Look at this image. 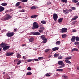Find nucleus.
<instances>
[{
    "label": "nucleus",
    "instance_id": "nucleus-30",
    "mask_svg": "<svg viewBox=\"0 0 79 79\" xmlns=\"http://www.w3.org/2000/svg\"><path fill=\"white\" fill-rule=\"evenodd\" d=\"M75 39L76 41L78 42L79 41V37L78 36H77L75 37Z\"/></svg>",
    "mask_w": 79,
    "mask_h": 79
},
{
    "label": "nucleus",
    "instance_id": "nucleus-4",
    "mask_svg": "<svg viewBox=\"0 0 79 79\" xmlns=\"http://www.w3.org/2000/svg\"><path fill=\"white\" fill-rule=\"evenodd\" d=\"M13 35H14V32H13L7 33L6 34V35L9 37L13 36Z\"/></svg>",
    "mask_w": 79,
    "mask_h": 79
},
{
    "label": "nucleus",
    "instance_id": "nucleus-9",
    "mask_svg": "<svg viewBox=\"0 0 79 79\" xmlns=\"http://www.w3.org/2000/svg\"><path fill=\"white\" fill-rule=\"evenodd\" d=\"M67 31V28H63L61 29L62 33H64L66 32Z\"/></svg>",
    "mask_w": 79,
    "mask_h": 79
},
{
    "label": "nucleus",
    "instance_id": "nucleus-11",
    "mask_svg": "<svg viewBox=\"0 0 79 79\" xmlns=\"http://www.w3.org/2000/svg\"><path fill=\"white\" fill-rule=\"evenodd\" d=\"M63 12L65 15H67V14L69 13V11L68 9L63 10Z\"/></svg>",
    "mask_w": 79,
    "mask_h": 79
},
{
    "label": "nucleus",
    "instance_id": "nucleus-7",
    "mask_svg": "<svg viewBox=\"0 0 79 79\" xmlns=\"http://www.w3.org/2000/svg\"><path fill=\"white\" fill-rule=\"evenodd\" d=\"M14 54V53L11 52H7L6 53V56H10V55H13Z\"/></svg>",
    "mask_w": 79,
    "mask_h": 79
},
{
    "label": "nucleus",
    "instance_id": "nucleus-46",
    "mask_svg": "<svg viewBox=\"0 0 79 79\" xmlns=\"http://www.w3.org/2000/svg\"><path fill=\"white\" fill-rule=\"evenodd\" d=\"M64 78L65 79H68V76H65L64 77Z\"/></svg>",
    "mask_w": 79,
    "mask_h": 79
},
{
    "label": "nucleus",
    "instance_id": "nucleus-57",
    "mask_svg": "<svg viewBox=\"0 0 79 79\" xmlns=\"http://www.w3.org/2000/svg\"><path fill=\"white\" fill-rule=\"evenodd\" d=\"M73 32H76V30H74L73 31Z\"/></svg>",
    "mask_w": 79,
    "mask_h": 79
},
{
    "label": "nucleus",
    "instance_id": "nucleus-12",
    "mask_svg": "<svg viewBox=\"0 0 79 79\" xmlns=\"http://www.w3.org/2000/svg\"><path fill=\"white\" fill-rule=\"evenodd\" d=\"M47 40H48V38H45L42 40H43V44H44L45 43H47Z\"/></svg>",
    "mask_w": 79,
    "mask_h": 79
},
{
    "label": "nucleus",
    "instance_id": "nucleus-18",
    "mask_svg": "<svg viewBox=\"0 0 79 79\" xmlns=\"http://www.w3.org/2000/svg\"><path fill=\"white\" fill-rule=\"evenodd\" d=\"M34 38L31 37L30 38L29 40V42H34Z\"/></svg>",
    "mask_w": 79,
    "mask_h": 79
},
{
    "label": "nucleus",
    "instance_id": "nucleus-17",
    "mask_svg": "<svg viewBox=\"0 0 79 79\" xmlns=\"http://www.w3.org/2000/svg\"><path fill=\"white\" fill-rule=\"evenodd\" d=\"M58 49H59L58 48L55 47L54 48H52V51H56V50H58Z\"/></svg>",
    "mask_w": 79,
    "mask_h": 79
},
{
    "label": "nucleus",
    "instance_id": "nucleus-54",
    "mask_svg": "<svg viewBox=\"0 0 79 79\" xmlns=\"http://www.w3.org/2000/svg\"><path fill=\"white\" fill-rule=\"evenodd\" d=\"M14 31L15 32H17V31H18V30H17V29H14Z\"/></svg>",
    "mask_w": 79,
    "mask_h": 79
},
{
    "label": "nucleus",
    "instance_id": "nucleus-26",
    "mask_svg": "<svg viewBox=\"0 0 79 79\" xmlns=\"http://www.w3.org/2000/svg\"><path fill=\"white\" fill-rule=\"evenodd\" d=\"M20 3H21V2H18L15 5L16 6H18L19 5H20Z\"/></svg>",
    "mask_w": 79,
    "mask_h": 79
},
{
    "label": "nucleus",
    "instance_id": "nucleus-52",
    "mask_svg": "<svg viewBox=\"0 0 79 79\" xmlns=\"http://www.w3.org/2000/svg\"><path fill=\"white\" fill-rule=\"evenodd\" d=\"M47 5H50V4H51V2H47Z\"/></svg>",
    "mask_w": 79,
    "mask_h": 79
},
{
    "label": "nucleus",
    "instance_id": "nucleus-56",
    "mask_svg": "<svg viewBox=\"0 0 79 79\" xmlns=\"http://www.w3.org/2000/svg\"><path fill=\"white\" fill-rule=\"evenodd\" d=\"M77 70H79V66H78L77 67Z\"/></svg>",
    "mask_w": 79,
    "mask_h": 79
},
{
    "label": "nucleus",
    "instance_id": "nucleus-20",
    "mask_svg": "<svg viewBox=\"0 0 79 79\" xmlns=\"http://www.w3.org/2000/svg\"><path fill=\"white\" fill-rule=\"evenodd\" d=\"M64 61L66 63H68L69 64H71V62H70L69 60H65Z\"/></svg>",
    "mask_w": 79,
    "mask_h": 79
},
{
    "label": "nucleus",
    "instance_id": "nucleus-58",
    "mask_svg": "<svg viewBox=\"0 0 79 79\" xmlns=\"http://www.w3.org/2000/svg\"><path fill=\"white\" fill-rule=\"evenodd\" d=\"M22 47H24V46H26V44H22Z\"/></svg>",
    "mask_w": 79,
    "mask_h": 79
},
{
    "label": "nucleus",
    "instance_id": "nucleus-38",
    "mask_svg": "<svg viewBox=\"0 0 79 79\" xmlns=\"http://www.w3.org/2000/svg\"><path fill=\"white\" fill-rule=\"evenodd\" d=\"M62 1L65 3H67V0H62Z\"/></svg>",
    "mask_w": 79,
    "mask_h": 79
},
{
    "label": "nucleus",
    "instance_id": "nucleus-53",
    "mask_svg": "<svg viewBox=\"0 0 79 79\" xmlns=\"http://www.w3.org/2000/svg\"><path fill=\"white\" fill-rule=\"evenodd\" d=\"M23 59L24 60H26V58L25 56H23Z\"/></svg>",
    "mask_w": 79,
    "mask_h": 79
},
{
    "label": "nucleus",
    "instance_id": "nucleus-2",
    "mask_svg": "<svg viewBox=\"0 0 79 79\" xmlns=\"http://www.w3.org/2000/svg\"><path fill=\"white\" fill-rule=\"evenodd\" d=\"M58 63L59 65H61L58 67V68H63L65 66V64L63 61H59L58 62Z\"/></svg>",
    "mask_w": 79,
    "mask_h": 79
},
{
    "label": "nucleus",
    "instance_id": "nucleus-35",
    "mask_svg": "<svg viewBox=\"0 0 79 79\" xmlns=\"http://www.w3.org/2000/svg\"><path fill=\"white\" fill-rule=\"evenodd\" d=\"M33 59H28L27 60V62H29L32 61H33Z\"/></svg>",
    "mask_w": 79,
    "mask_h": 79
},
{
    "label": "nucleus",
    "instance_id": "nucleus-33",
    "mask_svg": "<svg viewBox=\"0 0 79 79\" xmlns=\"http://www.w3.org/2000/svg\"><path fill=\"white\" fill-rule=\"evenodd\" d=\"M72 2H74V3H76L78 2V1L77 0H72Z\"/></svg>",
    "mask_w": 79,
    "mask_h": 79
},
{
    "label": "nucleus",
    "instance_id": "nucleus-13",
    "mask_svg": "<svg viewBox=\"0 0 79 79\" xmlns=\"http://www.w3.org/2000/svg\"><path fill=\"white\" fill-rule=\"evenodd\" d=\"M78 49H77V48H74L72 49L71 50V52H77V51H78Z\"/></svg>",
    "mask_w": 79,
    "mask_h": 79
},
{
    "label": "nucleus",
    "instance_id": "nucleus-51",
    "mask_svg": "<svg viewBox=\"0 0 79 79\" xmlns=\"http://www.w3.org/2000/svg\"><path fill=\"white\" fill-rule=\"evenodd\" d=\"M17 61H18V60L17 59H15V60L14 61V63H16V62H17Z\"/></svg>",
    "mask_w": 79,
    "mask_h": 79
},
{
    "label": "nucleus",
    "instance_id": "nucleus-23",
    "mask_svg": "<svg viewBox=\"0 0 79 79\" xmlns=\"http://www.w3.org/2000/svg\"><path fill=\"white\" fill-rule=\"evenodd\" d=\"M38 16V15H32L31 16V18H37Z\"/></svg>",
    "mask_w": 79,
    "mask_h": 79
},
{
    "label": "nucleus",
    "instance_id": "nucleus-40",
    "mask_svg": "<svg viewBox=\"0 0 79 79\" xmlns=\"http://www.w3.org/2000/svg\"><path fill=\"white\" fill-rule=\"evenodd\" d=\"M36 7L35 6H33L31 8V10H34V9H35Z\"/></svg>",
    "mask_w": 79,
    "mask_h": 79
},
{
    "label": "nucleus",
    "instance_id": "nucleus-1",
    "mask_svg": "<svg viewBox=\"0 0 79 79\" xmlns=\"http://www.w3.org/2000/svg\"><path fill=\"white\" fill-rule=\"evenodd\" d=\"M12 18L11 16H10V15H6L5 16L2 18V20H8V19H10L11 18Z\"/></svg>",
    "mask_w": 79,
    "mask_h": 79
},
{
    "label": "nucleus",
    "instance_id": "nucleus-63",
    "mask_svg": "<svg viewBox=\"0 0 79 79\" xmlns=\"http://www.w3.org/2000/svg\"><path fill=\"white\" fill-rule=\"evenodd\" d=\"M56 74L57 76H59V74L57 73Z\"/></svg>",
    "mask_w": 79,
    "mask_h": 79
},
{
    "label": "nucleus",
    "instance_id": "nucleus-29",
    "mask_svg": "<svg viewBox=\"0 0 79 79\" xmlns=\"http://www.w3.org/2000/svg\"><path fill=\"white\" fill-rule=\"evenodd\" d=\"M39 31L40 33H44V31H43L42 30L40 29L39 30Z\"/></svg>",
    "mask_w": 79,
    "mask_h": 79
},
{
    "label": "nucleus",
    "instance_id": "nucleus-10",
    "mask_svg": "<svg viewBox=\"0 0 79 79\" xmlns=\"http://www.w3.org/2000/svg\"><path fill=\"white\" fill-rule=\"evenodd\" d=\"M10 47V46L7 45L4 47L3 48V49L5 51H6V50H8V48H9Z\"/></svg>",
    "mask_w": 79,
    "mask_h": 79
},
{
    "label": "nucleus",
    "instance_id": "nucleus-55",
    "mask_svg": "<svg viewBox=\"0 0 79 79\" xmlns=\"http://www.w3.org/2000/svg\"><path fill=\"white\" fill-rule=\"evenodd\" d=\"M21 11V12H22V13H24V12L25 11V10H22Z\"/></svg>",
    "mask_w": 79,
    "mask_h": 79
},
{
    "label": "nucleus",
    "instance_id": "nucleus-28",
    "mask_svg": "<svg viewBox=\"0 0 79 79\" xmlns=\"http://www.w3.org/2000/svg\"><path fill=\"white\" fill-rule=\"evenodd\" d=\"M58 56H59V54H54V57L55 58H57Z\"/></svg>",
    "mask_w": 79,
    "mask_h": 79
},
{
    "label": "nucleus",
    "instance_id": "nucleus-50",
    "mask_svg": "<svg viewBox=\"0 0 79 79\" xmlns=\"http://www.w3.org/2000/svg\"><path fill=\"white\" fill-rule=\"evenodd\" d=\"M33 61H39V59H33Z\"/></svg>",
    "mask_w": 79,
    "mask_h": 79
},
{
    "label": "nucleus",
    "instance_id": "nucleus-62",
    "mask_svg": "<svg viewBox=\"0 0 79 79\" xmlns=\"http://www.w3.org/2000/svg\"><path fill=\"white\" fill-rule=\"evenodd\" d=\"M52 56V55H50L48 56V58H50Z\"/></svg>",
    "mask_w": 79,
    "mask_h": 79
},
{
    "label": "nucleus",
    "instance_id": "nucleus-61",
    "mask_svg": "<svg viewBox=\"0 0 79 79\" xmlns=\"http://www.w3.org/2000/svg\"><path fill=\"white\" fill-rule=\"evenodd\" d=\"M5 73H6V72H4L3 73H2V74H5Z\"/></svg>",
    "mask_w": 79,
    "mask_h": 79
},
{
    "label": "nucleus",
    "instance_id": "nucleus-8",
    "mask_svg": "<svg viewBox=\"0 0 79 79\" xmlns=\"http://www.w3.org/2000/svg\"><path fill=\"white\" fill-rule=\"evenodd\" d=\"M7 45H8V44H5L3 43H2L0 45V47H2L4 48V47H5Z\"/></svg>",
    "mask_w": 79,
    "mask_h": 79
},
{
    "label": "nucleus",
    "instance_id": "nucleus-21",
    "mask_svg": "<svg viewBox=\"0 0 79 79\" xmlns=\"http://www.w3.org/2000/svg\"><path fill=\"white\" fill-rule=\"evenodd\" d=\"M63 18H60V19H59L58 20V23H61L62 22V21L63 20Z\"/></svg>",
    "mask_w": 79,
    "mask_h": 79
},
{
    "label": "nucleus",
    "instance_id": "nucleus-49",
    "mask_svg": "<svg viewBox=\"0 0 79 79\" xmlns=\"http://www.w3.org/2000/svg\"><path fill=\"white\" fill-rule=\"evenodd\" d=\"M63 58V57H62V56H60L59 57H58V59H62V58Z\"/></svg>",
    "mask_w": 79,
    "mask_h": 79
},
{
    "label": "nucleus",
    "instance_id": "nucleus-31",
    "mask_svg": "<svg viewBox=\"0 0 79 79\" xmlns=\"http://www.w3.org/2000/svg\"><path fill=\"white\" fill-rule=\"evenodd\" d=\"M71 59V56L67 57L65 58V60H70Z\"/></svg>",
    "mask_w": 79,
    "mask_h": 79
},
{
    "label": "nucleus",
    "instance_id": "nucleus-5",
    "mask_svg": "<svg viewBox=\"0 0 79 79\" xmlns=\"http://www.w3.org/2000/svg\"><path fill=\"white\" fill-rule=\"evenodd\" d=\"M58 17V15H57L55 13L53 14V19L55 21H57Z\"/></svg>",
    "mask_w": 79,
    "mask_h": 79
},
{
    "label": "nucleus",
    "instance_id": "nucleus-59",
    "mask_svg": "<svg viewBox=\"0 0 79 79\" xmlns=\"http://www.w3.org/2000/svg\"><path fill=\"white\" fill-rule=\"evenodd\" d=\"M68 11L70 12H71V11H72V10L71 9H69Z\"/></svg>",
    "mask_w": 79,
    "mask_h": 79
},
{
    "label": "nucleus",
    "instance_id": "nucleus-39",
    "mask_svg": "<svg viewBox=\"0 0 79 79\" xmlns=\"http://www.w3.org/2000/svg\"><path fill=\"white\" fill-rule=\"evenodd\" d=\"M27 69L28 70V71H31L32 70V69L30 67H28Z\"/></svg>",
    "mask_w": 79,
    "mask_h": 79
},
{
    "label": "nucleus",
    "instance_id": "nucleus-3",
    "mask_svg": "<svg viewBox=\"0 0 79 79\" xmlns=\"http://www.w3.org/2000/svg\"><path fill=\"white\" fill-rule=\"evenodd\" d=\"M33 26L32 27V28L33 29H37L39 27V26H38V24L36 22H35L33 23Z\"/></svg>",
    "mask_w": 79,
    "mask_h": 79
},
{
    "label": "nucleus",
    "instance_id": "nucleus-6",
    "mask_svg": "<svg viewBox=\"0 0 79 79\" xmlns=\"http://www.w3.org/2000/svg\"><path fill=\"white\" fill-rule=\"evenodd\" d=\"M30 34L31 35H40V33L39 32H31L30 33Z\"/></svg>",
    "mask_w": 79,
    "mask_h": 79
},
{
    "label": "nucleus",
    "instance_id": "nucleus-36",
    "mask_svg": "<svg viewBox=\"0 0 79 79\" xmlns=\"http://www.w3.org/2000/svg\"><path fill=\"white\" fill-rule=\"evenodd\" d=\"M21 60H19L18 61V62H17V64L19 65L20 64H21Z\"/></svg>",
    "mask_w": 79,
    "mask_h": 79
},
{
    "label": "nucleus",
    "instance_id": "nucleus-41",
    "mask_svg": "<svg viewBox=\"0 0 79 79\" xmlns=\"http://www.w3.org/2000/svg\"><path fill=\"white\" fill-rule=\"evenodd\" d=\"M71 9L72 10H76V7H73L71 8Z\"/></svg>",
    "mask_w": 79,
    "mask_h": 79
},
{
    "label": "nucleus",
    "instance_id": "nucleus-25",
    "mask_svg": "<svg viewBox=\"0 0 79 79\" xmlns=\"http://www.w3.org/2000/svg\"><path fill=\"white\" fill-rule=\"evenodd\" d=\"M57 71H58L59 72H60L61 71H63V69H57L56 70Z\"/></svg>",
    "mask_w": 79,
    "mask_h": 79
},
{
    "label": "nucleus",
    "instance_id": "nucleus-22",
    "mask_svg": "<svg viewBox=\"0 0 79 79\" xmlns=\"http://www.w3.org/2000/svg\"><path fill=\"white\" fill-rule=\"evenodd\" d=\"M41 23L42 24H47V23H46V21H45V20H42L41 21Z\"/></svg>",
    "mask_w": 79,
    "mask_h": 79
},
{
    "label": "nucleus",
    "instance_id": "nucleus-34",
    "mask_svg": "<svg viewBox=\"0 0 79 79\" xmlns=\"http://www.w3.org/2000/svg\"><path fill=\"white\" fill-rule=\"evenodd\" d=\"M40 29H41V30H44V29H45V28L43 27H40Z\"/></svg>",
    "mask_w": 79,
    "mask_h": 79
},
{
    "label": "nucleus",
    "instance_id": "nucleus-37",
    "mask_svg": "<svg viewBox=\"0 0 79 79\" xmlns=\"http://www.w3.org/2000/svg\"><path fill=\"white\" fill-rule=\"evenodd\" d=\"M66 34H64L62 35V38H65V37H66Z\"/></svg>",
    "mask_w": 79,
    "mask_h": 79
},
{
    "label": "nucleus",
    "instance_id": "nucleus-48",
    "mask_svg": "<svg viewBox=\"0 0 79 79\" xmlns=\"http://www.w3.org/2000/svg\"><path fill=\"white\" fill-rule=\"evenodd\" d=\"M46 76L48 77H49L50 76V74L48 73H47L45 75Z\"/></svg>",
    "mask_w": 79,
    "mask_h": 79
},
{
    "label": "nucleus",
    "instance_id": "nucleus-15",
    "mask_svg": "<svg viewBox=\"0 0 79 79\" xmlns=\"http://www.w3.org/2000/svg\"><path fill=\"white\" fill-rule=\"evenodd\" d=\"M16 56L18 58H21V56L18 53H17Z\"/></svg>",
    "mask_w": 79,
    "mask_h": 79
},
{
    "label": "nucleus",
    "instance_id": "nucleus-60",
    "mask_svg": "<svg viewBox=\"0 0 79 79\" xmlns=\"http://www.w3.org/2000/svg\"><path fill=\"white\" fill-rule=\"evenodd\" d=\"M18 8H21V6H19L18 7Z\"/></svg>",
    "mask_w": 79,
    "mask_h": 79
},
{
    "label": "nucleus",
    "instance_id": "nucleus-24",
    "mask_svg": "<svg viewBox=\"0 0 79 79\" xmlns=\"http://www.w3.org/2000/svg\"><path fill=\"white\" fill-rule=\"evenodd\" d=\"M56 45H60V41H57L56 42Z\"/></svg>",
    "mask_w": 79,
    "mask_h": 79
},
{
    "label": "nucleus",
    "instance_id": "nucleus-64",
    "mask_svg": "<svg viewBox=\"0 0 79 79\" xmlns=\"http://www.w3.org/2000/svg\"><path fill=\"white\" fill-rule=\"evenodd\" d=\"M42 26V25H41V24H40V26Z\"/></svg>",
    "mask_w": 79,
    "mask_h": 79
},
{
    "label": "nucleus",
    "instance_id": "nucleus-45",
    "mask_svg": "<svg viewBox=\"0 0 79 79\" xmlns=\"http://www.w3.org/2000/svg\"><path fill=\"white\" fill-rule=\"evenodd\" d=\"M22 2H27V0H22Z\"/></svg>",
    "mask_w": 79,
    "mask_h": 79
},
{
    "label": "nucleus",
    "instance_id": "nucleus-44",
    "mask_svg": "<svg viewBox=\"0 0 79 79\" xmlns=\"http://www.w3.org/2000/svg\"><path fill=\"white\" fill-rule=\"evenodd\" d=\"M50 50V49H47L46 50H45V52H48Z\"/></svg>",
    "mask_w": 79,
    "mask_h": 79
},
{
    "label": "nucleus",
    "instance_id": "nucleus-27",
    "mask_svg": "<svg viewBox=\"0 0 79 79\" xmlns=\"http://www.w3.org/2000/svg\"><path fill=\"white\" fill-rule=\"evenodd\" d=\"M2 5V6H6V5H7V3H5V2H4V3H2V4H1Z\"/></svg>",
    "mask_w": 79,
    "mask_h": 79
},
{
    "label": "nucleus",
    "instance_id": "nucleus-42",
    "mask_svg": "<svg viewBox=\"0 0 79 79\" xmlns=\"http://www.w3.org/2000/svg\"><path fill=\"white\" fill-rule=\"evenodd\" d=\"M74 44L76 45H79V42H75L74 43Z\"/></svg>",
    "mask_w": 79,
    "mask_h": 79
},
{
    "label": "nucleus",
    "instance_id": "nucleus-14",
    "mask_svg": "<svg viewBox=\"0 0 79 79\" xmlns=\"http://www.w3.org/2000/svg\"><path fill=\"white\" fill-rule=\"evenodd\" d=\"M77 18H78V16H75L72 19V21H75V20L77 19Z\"/></svg>",
    "mask_w": 79,
    "mask_h": 79
},
{
    "label": "nucleus",
    "instance_id": "nucleus-16",
    "mask_svg": "<svg viewBox=\"0 0 79 79\" xmlns=\"http://www.w3.org/2000/svg\"><path fill=\"white\" fill-rule=\"evenodd\" d=\"M75 36H73L72 37V38L71 39V40L72 42H75Z\"/></svg>",
    "mask_w": 79,
    "mask_h": 79
},
{
    "label": "nucleus",
    "instance_id": "nucleus-32",
    "mask_svg": "<svg viewBox=\"0 0 79 79\" xmlns=\"http://www.w3.org/2000/svg\"><path fill=\"white\" fill-rule=\"evenodd\" d=\"M45 36L44 35H42L41 36V39H42V40H44V39H45Z\"/></svg>",
    "mask_w": 79,
    "mask_h": 79
},
{
    "label": "nucleus",
    "instance_id": "nucleus-43",
    "mask_svg": "<svg viewBox=\"0 0 79 79\" xmlns=\"http://www.w3.org/2000/svg\"><path fill=\"white\" fill-rule=\"evenodd\" d=\"M32 74V73L31 72H28L27 73V75H31Z\"/></svg>",
    "mask_w": 79,
    "mask_h": 79
},
{
    "label": "nucleus",
    "instance_id": "nucleus-47",
    "mask_svg": "<svg viewBox=\"0 0 79 79\" xmlns=\"http://www.w3.org/2000/svg\"><path fill=\"white\" fill-rule=\"evenodd\" d=\"M38 59H39V60H43V59H44V57H38Z\"/></svg>",
    "mask_w": 79,
    "mask_h": 79
},
{
    "label": "nucleus",
    "instance_id": "nucleus-19",
    "mask_svg": "<svg viewBox=\"0 0 79 79\" xmlns=\"http://www.w3.org/2000/svg\"><path fill=\"white\" fill-rule=\"evenodd\" d=\"M4 9L5 8L3 7L2 6H0V12L3 11Z\"/></svg>",
    "mask_w": 79,
    "mask_h": 79
}]
</instances>
